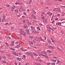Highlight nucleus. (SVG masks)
<instances>
[{"label": "nucleus", "instance_id": "nucleus-15", "mask_svg": "<svg viewBox=\"0 0 65 65\" xmlns=\"http://www.w3.org/2000/svg\"><path fill=\"white\" fill-rule=\"evenodd\" d=\"M33 54H34L35 56H38V54L35 53L33 52Z\"/></svg>", "mask_w": 65, "mask_h": 65}, {"label": "nucleus", "instance_id": "nucleus-26", "mask_svg": "<svg viewBox=\"0 0 65 65\" xmlns=\"http://www.w3.org/2000/svg\"><path fill=\"white\" fill-rule=\"evenodd\" d=\"M3 58V59H6V56H2Z\"/></svg>", "mask_w": 65, "mask_h": 65}, {"label": "nucleus", "instance_id": "nucleus-17", "mask_svg": "<svg viewBox=\"0 0 65 65\" xmlns=\"http://www.w3.org/2000/svg\"><path fill=\"white\" fill-rule=\"evenodd\" d=\"M31 30H35V27H33V26H31Z\"/></svg>", "mask_w": 65, "mask_h": 65}, {"label": "nucleus", "instance_id": "nucleus-13", "mask_svg": "<svg viewBox=\"0 0 65 65\" xmlns=\"http://www.w3.org/2000/svg\"><path fill=\"white\" fill-rule=\"evenodd\" d=\"M14 11L16 13H18L19 12V11L18 9L15 10Z\"/></svg>", "mask_w": 65, "mask_h": 65}, {"label": "nucleus", "instance_id": "nucleus-1", "mask_svg": "<svg viewBox=\"0 0 65 65\" xmlns=\"http://www.w3.org/2000/svg\"><path fill=\"white\" fill-rule=\"evenodd\" d=\"M20 35H24V36H26V33L24 32V31H23V29H20Z\"/></svg>", "mask_w": 65, "mask_h": 65}, {"label": "nucleus", "instance_id": "nucleus-31", "mask_svg": "<svg viewBox=\"0 0 65 65\" xmlns=\"http://www.w3.org/2000/svg\"><path fill=\"white\" fill-rule=\"evenodd\" d=\"M48 40V43H49L50 44H51V43H52V42H51V41L50 40Z\"/></svg>", "mask_w": 65, "mask_h": 65}, {"label": "nucleus", "instance_id": "nucleus-33", "mask_svg": "<svg viewBox=\"0 0 65 65\" xmlns=\"http://www.w3.org/2000/svg\"><path fill=\"white\" fill-rule=\"evenodd\" d=\"M19 42L17 41V42H16L15 43V44H19Z\"/></svg>", "mask_w": 65, "mask_h": 65}, {"label": "nucleus", "instance_id": "nucleus-27", "mask_svg": "<svg viewBox=\"0 0 65 65\" xmlns=\"http://www.w3.org/2000/svg\"><path fill=\"white\" fill-rule=\"evenodd\" d=\"M29 56H31V57H33V54L31 53H30Z\"/></svg>", "mask_w": 65, "mask_h": 65}, {"label": "nucleus", "instance_id": "nucleus-64", "mask_svg": "<svg viewBox=\"0 0 65 65\" xmlns=\"http://www.w3.org/2000/svg\"><path fill=\"white\" fill-rule=\"evenodd\" d=\"M21 63H19V65H21Z\"/></svg>", "mask_w": 65, "mask_h": 65}, {"label": "nucleus", "instance_id": "nucleus-35", "mask_svg": "<svg viewBox=\"0 0 65 65\" xmlns=\"http://www.w3.org/2000/svg\"><path fill=\"white\" fill-rule=\"evenodd\" d=\"M61 32L62 34H64V31H61Z\"/></svg>", "mask_w": 65, "mask_h": 65}, {"label": "nucleus", "instance_id": "nucleus-56", "mask_svg": "<svg viewBox=\"0 0 65 65\" xmlns=\"http://www.w3.org/2000/svg\"><path fill=\"white\" fill-rule=\"evenodd\" d=\"M40 55H41V56H44V55H43L42 54H40Z\"/></svg>", "mask_w": 65, "mask_h": 65}, {"label": "nucleus", "instance_id": "nucleus-28", "mask_svg": "<svg viewBox=\"0 0 65 65\" xmlns=\"http://www.w3.org/2000/svg\"><path fill=\"white\" fill-rule=\"evenodd\" d=\"M6 6L7 7H10V5L9 4H7L6 5Z\"/></svg>", "mask_w": 65, "mask_h": 65}, {"label": "nucleus", "instance_id": "nucleus-8", "mask_svg": "<svg viewBox=\"0 0 65 65\" xmlns=\"http://www.w3.org/2000/svg\"><path fill=\"white\" fill-rule=\"evenodd\" d=\"M15 6H14L13 7H12L11 8V11H13V10H14V8H15Z\"/></svg>", "mask_w": 65, "mask_h": 65}, {"label": "nucleus", "instance_id": "nucleus-43", "mask_svg": "<svg viewBox=\"0 0 65 65\" xmlns=\"http://www.w3.org/2000/svg\"><path fill=\"white\" fill-rule=\"evenodd\" d=\"M3 62L4 63H6V62L5 61H3Z\"/></svg>", "mask_w": 65, "mask_h": 65}, {"label": "nucleus", "instance_id": "nucleus-42", "mask_svg": "<svg viewBox=\"0 0 65 65\" xmlns=\"http://www.w3.org/2000/svg\"><path fill=\"white\" fill-rule=\"evenodd\" d=\"M64 14L63 13V14H61V17H63V16H64Z\"/></svg>", "mask_w": 65, "mask_h": 65}, {"label": "nucleus", "instance_id": "nucleus-10", "mask_svg": "<svg viewBox=\"0 0 65 65\" xmlns=\"http://www.w3.org/2000/svg\"><path fill=\"white\" fill-rule=\"evenodd\" d=\"M13 54L14 55H15V56H18V54L17 53H15V52H13Z\"/></svg>", "mask_w": 65, "mask_h": 65}, {"label": "nucleus", "instance_id": "nucleus-32", "mask_svg": "<svg viewBox=\"0 0 65 65\" xmlns=\"http://www.w3.org/2000/svg\"><path fill=\"white\" fill-rule=\"evenodd\" d=\"M34 37L32 36H30L29 37V38H31V39H32V38H33Z\"/></svg>", "mask_w": 65, "mask_h": 65}, {"label": "nucleus", "instance_id": "nucleus-63", "mask_svg": "<svg viewBox=\"0 0 65 65\" xmlns=\"http://www.w3.org/2000/svg\"><path fill=\"white\" fill-rule=\"evenodd\" d=\"M29 11H30V10H29V9H28L27 10V11L29 12Z\"/></svg>", "mask_w": 65, "mask_h": 65}, {"label": "nucleus", "instance_id": "nucleus-51", "mask_svg": "<svg viewBox=\"0 0 65 65\" xmlns=\"http://www.w3.org/2000/svg\"><path fill=\"white\" fill-rule=\"evenodd\" d=\"M8 24V22H7L6 23H5V25H7V24Z\"/></svg>", "mask_w": 65, "mask_h": 65}, {"label": "nucleus", "instance_id": "nucleus-55", "mask_svg": "<svg viewBox=\"0 0 65 65\" xmlns=\"http://www.w3.org/2000/svg\"><path fill=\"white\" fill-rule=\"evenodd\" d=\"M39 38L41 39V40H42V39L41 37H40Z\"/></svg>", "mask_w": 65, "mask_h": 65}, {"label": "nucleus", "instance_id": "nucleus-34", "mask_svg": "<svg viewBox=\"0 0 65 65\" xmlns=\"http://www.w3.org/2000/svg\"><path fill=\"white\" fill-rule=\"evenodd\" d=\"M1 60H2V56L0 55V61H1Z\"/></svg>", "mask_w": 65, "mask_h": 65}, {"label": "nucleus", "instance_id": "nucleus-20", "mask_svg": "<svg viewBox=\"0 0 65 65\" xmlns=\"http://www.w3.org/2000/svg\"><path fill=\"white\" fill-rule=\"evenodd\" d=\"M48 47L49 48H52V49H54V47H52V46H49Z\"/></svg>", "mask_w": 65, "mask_h": 65}, {"label": "nucleus", "instance_id": "nucleus-47", "mask_svg": "<svg viewBox=\"0 0 65 65\" xmlns=\"http://www.w3.org/2000/svg\"><path fill=\"white\" fill-rule=\"evenodd\" d=\"M15 65H18V63H17V62H15Z\"/></svg>", "mask_w": 65, "mask_h": 65}, {"label": "nucleus", "instance_id": "nucleus-3", "mask_svg": "<svg viewBox=\"0 0 65 65\" xmlns=\"http://www.w3.org/2000/svg\"><path fill=\"white\" fill-rule=\"evenodd\" d=\"M25 31L27 34H29L30 33V31H29V29L28 28H26L25 30Z\"/></svg>", "mask_w": 65, "mask_h": 65}, {"label": "nucleus", "instance_id": "nucleus-14", "mask_svg": "<svg viewBox=\"0 0 65 65\" xmlns=\"http://www.w3.org/2000/svg\"><path fill=\"white\" fill-rule=\"evenodd\" d=\"M47 14L48 15H52V13L51 12H48L47 13Z\"/></svg>", "mask_w": 65, "mask_h": 65}, {"label": "nucleus", "instance_id": "nucleus-54", "mask_svg": "<svg viewBox=\"0 0 65 65\" xmlns=\"http://www.w3.org/2000/svg\"><path fill=\"white\" fill-rule=\"evenodd\" d=\"M23 57H24V58H26V55H24L23 56Z\"/></svg>", "mask_w": 65, "mask_h": 65}, {"label": "nucleus", "instance_id": "nucleus-39", "mask_svg": "<svg viewBox=\"0 0 65 65\" xmlns=\"http://www.w3.org/2000/svg\"><path fill=\"white\" fill-rule=\"evenodd\" d=\"M5 43L6 45H7V46H8V44L6 43V42H5Z\"/></svg>", "mask_w": 65, "mask_h": 65}, {"label": "nucleus", "instance_id": "nucleus-5", "mask_svg": "<svg viewBox=\"0 0 65 65\" xmlns=\"http://www.w3.org/2000/svg\"><path fill=\"white\" fill-rule=\"evenodd\" d=\"M3 20H4V21H6V17L5 15V14H4L3 17Z\"/></svg>", "mask_w": 65, "mask_h": 65}, {"label": "nucleus", "instance_id": "nucleus-52", "mask_svg": "<svg viewBox=\"0 0 65 65\" xmlns=\"http://www.w3.org/2000/svg\"><path fill=\"white\" fill-rule=\"evenodd\" d=\"M19 54L20 55H22V53H19Z\"/></svg>", "mask_w": 65, "mask_h": 65}, {"label": "nucleus", "instance_id": "nucleus-6", "mask_svg": "<svg viewBox=\"0 0 65 65\" xmlns=\"http://www.w3.org/2000/svg\"><path fill=\"white\" fill-rule=\"evenodd\" d=\"M32 32H34L35 34H36L37 33V34H39V32H38L36 30H33L32 31Z\"/></svg>", "mask_w": 65, "mask_h": 65}, {"label": "nucleus", "instance_id": "nucleus-61", "mask_svg": "<svg viewBox=\"0 0 65 65\" xmlns=\"http://www.w3.org/2000/svg\"><path fill=\"white\" fill-rule=\"evenodd\" d=\"M24 14H25V15H26V13L25 12H24V13H23Z\"/></svg>", "mask_w": 65, "mask_h": 65}, {"label": "nucleus", "instance_id": "nucleus-59", "mask_svg": "<svg viewBox=\"0 0 65 65\" xmlns=\"http://www.w3.org/2000/svg\"><path fill=\"white\" fill-rule=\"evenodd\" d=\"M50 63H47V65H50Z\"/></svg>", "mask_w": 65, "mask_h": 65}, {"label": "nucleus", "instance_id": "nucleus-44", "mask_svg": "<svg viewBox=\"0 0 65 65\" xmlns=\"http://www.w3.org/2000/svg\"><path fill=\"white\" fill-rule=\"evenodd\" d=\"M36 64V65H41L39 63H37Z\"/></svg>", "mask_w": 65, "mask_h": 65}, {"label": "nucleus", "instance_id": "nucleus-38", "mask_svg": "<svg viewBox=\"0 0 65 65\" xmlns=\"http://www.w3.org/2000/svg\"><path fill=\"white\" fill-rule=\"evenodd\" d=\"M4 31L5 32H7V30L4 29Z\"/></svg>", "mask_w": 65, "mask_h": 65}, {"label": "nucleus", "instance_id": "nucleus-29", "mask_svg": "<svg viewBox=\"0 0 65 65\" xmlns=\"http://www.w3.org/2000/svg\"><path fill=\"white\" fill-rule=\"evenodd\" d=\"M57 63H59V64H60V63H61V61L57 60Z\"/></svg>", "mask_w": 65, "mask_h": 65}, {"label": "nucleus", "instance_id": "nucleus-21", "mask_svg": "<svg viewBox=\"0 0 65 65\" xmlns=\"http://www.w3.org/2000/svg\"><path fill=\"white\" fill-rule=\"evenodd\" d=\"M32 10L33 13L34 14H35V13H36V12H35V11H34V10H33V9H32Z\"/></svg>", "mask_w": 65, "mask_h": 65}, {"label": "nucleus", "instance_id": "nucleus-16", "mask_svg": "<svg viewBox=\"0 0 65 65\" xmlns=\"http://www.w3.org/2000/svg\"><path fill=\"white\" fill-rule=\"evenodd\" d=\"M30 53H31L30 52H27L26 53V55H28V56H29Z\"/></svg>", "mask_w": 65, "mask_h": 65}, {"label": "nucleus", "instance_id": "nucleus-41", "mask_svg": "<svg viewBox=\"0 0 65 65\" xmlns=\"http://www.w3.org/2000/svg\"><path fill=\"white\" fill-rule=\"evenodd\" d=\"M53 58H54L56 59H57V57H56L55 56L53 57Z\"/></svg>", "mask_w": 65, "mask_h": 65}, {"label": "nucleus", "instance_id": "nucleus-24", "mask_svg": "<svg viewBox=\"0 0 65 65\" xmlns=\"http://www.w3.org/2000/svg\"><path fill=\"white\" fill-rule=\"evenodd\" d=\"M52 61L53 62H56V61H57V60L56 59H52Z\"/></svg>", "mask_w": 65, "mask_h": 65}, {"label": "nucleus", "instance_id": "nucleus-37", "mask_svg": "<svg viewBox=\"0 0 65 65\" xmlns=\"http://www.w3.org/2000/svg\"><path fill=\"white\" fill-rule=\"evenodd\" d=\"M44 56H45V57H46V58L47 59V58H48V56H47V55H44Z\"/></svg>", "mask_w": 65, "mask_h": 65}, {"label": "nucleus", "instance_id": "nucleus-53", "mask_svg": "<svg viewBox=\"0 0 65 65\" xmlns=\"http://www.w3.org/2000/svg\"><path fill=\"white\" fill-rule=\"evenodd\" d=\"M23 23H26V22H25V20H23Z\"/></svg>", "mask_w": 65, "mask_h": 65}, {"label": "nucleus", "instance_id": "nucleus-46", "mask_svg": "<svg viewBox=\"0 0 65 65\" xmlns=\"http://www.w3.org/2000/svg\"><path fill=\"white\" fill-rule=\"evenodd\" d=\"M52 65H55V63L53 62L52 63Z\"/></svg>", "mask_w": 65, "mask_h": 65}, {"label": "nucleus", "instance_id": "nucleus-12", "mask_svg": "<svg viewBox=\"0 0 65 65\" xmlns=\"http://www.w3.org/2000/svg\"><path fill=\"white\" fill-rule=\"evenodd\" d=\"M27 22L28 23V24L29 25H31L32 24V23H31V22H29V21L28 20L27 21Z\"/></svg>", "mask_w": 65, "mask_h": 65}, {"label": "nucleus", "instance_id": "nucleus-7", "mask_svg": "<svg viewBox=\"0 0 65 65\" xmlns=\"http://www.w3.org/2000/svg\"><path fill=\"white\" fill-rule=\"evenodd\" d=\"M31 17H32V18L34 19H36V17L34 16V15L33 14H32V15H31Z\"/></svg>", "mask_w": 65, "mask_h": 65}, {"label": "nucleus", "instance_id": "nucleus-18", "mask_svg": "<svg viewBox=\"0 0 65 65\" xmlns=\"http://www.w3.org/2000/svg\"><path fill=\"white\" fill-rule=\"evenodd\" d=\"M17 60H19V61H20L21 60H22V59L20 58H17Z\"/></svg>", "mask_w": 65, "mask_h": 65}, {"label": "nucleus", "instance_id": "nucleus-30", "mask_svg": "<svg viewBox=\"0 0 65 65\" xmlns=\"http://www.w3.org/2000/svg\"><path fill=\"white\" fill-rule=\"evenodd\" d=\"M52 28L49 27L48 28V29H49V30H52V31H53V30H52Z\"/></svg>", "mask_w": 65, "mask_h": 65}, {"label": "nucleus", "instance_id": "nucleus-11", "mask_svg": "<svg viewBox=\"0 0 65 65\" xmlns=\"http://www.w3.org/2000/svg\"><path fill=\"white\" fill-rule=\"evenodd\" d=\"M20 44H19V45H16L15 46V48H18L19 47H20Z\"/></svg>", "mask_w": 65, "mask_h": 65}, {"label": "nucleus", "instance_id": "nucleus-45", "mask_svg": "<svg viewBox=\"0 0 65 65\" xmlns=\"http://www.w3.org/2000/svg\"><path fill=\"white\" fill-rule=\"evenodd\" d=\"M13 28H14V27H11V31H12V30Z\"/></svg>", "mask_w": 65, "mask_h": 65}, {"label": "nucleus", "instance_id": "nucleus-50", "mask_svg": "<svg viewBox=\"0 0 65 65\" xmlns=\"http://www.w3.org/2000/svg\"><path fill=\"white\" fill-rule=\"evenodd\" d=\"M58 23V24L59 25V26H60V25H61V23Z\"/></svg>", "mask_w": 65, "mask_h": 65}, {"label": "nucleus", "instance_id": "nucleus-58", "mask_svg": "<svg viewBox=\"0 0 65 65\" xmlns=\"http://www.w3.org/2000/svg\"><path fill=\"white\" fill-rule=\"evenodd\" d=\"M46 1H47V2H49L50 1L49 0H46Z\"/></svg>", "mask_w": 65, "mask_h": 65}, {"label": "nucleus", "instance_id": "nucleus-4", "mask_svg": "<svg viewBox=\"0 0 65 65\" xmlns=\"http://www.w3.org/2000/svg\"><path fill=\"white\" fill-rule=\"evenodd\" d=\"M41 53L42 54H43V55H45L44 56H45V55H47V53L44 51H42Z\"/></svg>", "mask_w": 65, "mask_h": 65}, {"label": "nucleus", "instance_id": "nucleus-2", "mask_svg": "<svg viewBox=\"0 0 65 65\" xmlns=\"http://www.w3.org/2000/svg\"><path fill=\"white\" fill-rule=\"evenodd\" d=\"M44 15H45V14L44 13H42V14L41 15L42 19L43 21L44 22H45V18H44Z\"/></svg>", "mask_w": 65, "mask_h": 65}, {"label": "nucleus", "instance_id": "nucleus-49", "mask_svg": "<svg viewBox=\"0 0 65 65\" xmlns=\"http://www.w3.org/2000/svg\"><path fill=\"white\" fill-rule=\"evenodd\" d=\"M44 38L45 39V40H46V37L45 36H44Z\"/></svg>", "mask_w": 65, "mask_h": 65}, {"label": "nucleus", "instance_id": "nucleus-48", "mask_svg": "<svg viewBox=\"0 0 65 65\" xmlns=\"http://www.w3.org/2000/svg\"><path fill=\"white\" fill-rule=\"evenodd\" d=\"M5 51H2V53H5Z\"/></svg>", "mask_w": 65, "mask_h": 65}, {"label": "nucleus", "instance_id": "nucleus-60", "mask_svg": "<svg viewBox=\"0 0 65 65\" xmlns=\"http://www.w3.org/2000/svg\"><path fill=\"white\" fill-rule=\"evenodd\" d=\"M11 37H12V38H13V36L12 35L11 36Z\"/></svg>", "mask_w": 65, "mask_h": 65}, {"label": "nucleus", "instance_id": "nucleus-57", "mask_svg": "<svg viewBox=\"0 0 65 65\" xmlns=\"http://www.w3.org/2000/svg\"><path fill=\"white\" fill-rule=\"evenodd\" d=\"M52 24H54V21H53L52 22Z\"/></svg>", "mask_w": 65, "mask_h": 65}, {"label": "nucleus", "instance_id": "nucleus-23", "mask_svg": "<svg viewBox=\"0 0 65 65\" xmlns=\"http://www.w3.org/2000/svg\"><path fill=\"white\" fill-rule=\"evenodd\" d=\"M47 53H52V52H51V51L50 50H48L47 51Z\"/></svg>", "mask_w": 65, "mask_h": 65}, {"label": "nucleus", "instance_id": "nucleus-22", "mask_svg": "<svg viewBox=\"0 0 65 65\" xmlns=\"http://www.w3.org/2000/svg\"><path fill=\"white\" fill-rule=\"evenodd\" d=\"M10 50H12V51H14L15 50V49L14 48H13L12 47H11L10 48Z\"/></svg>", "mask_w": 65, "mask_h": 65}, {"label": "nucleus", "instance_id": "nucleus-25", "mask_svg": "<svg viewBox=\"0 0 65 65\" xmlns=\"http://www.w3.org/2000/svg\"><path fill=\"white\" fill-rule=\"evenodd\" d=\"M15 4H19V5L20 4H21V3H20L19 2H16L15 3Z\"/></svg>", "mask_w": 65, "mask_h": 65}, {"label": "nucleus", "instance_id": "nucleus-9", "mask_svg": "<svg viewBox=\"0 0 65 65\" xmlns=\"http://www.w3.org/2000/svg\"><path fill=\"white\" fill-rule=\"evenodd\" d=\"M55 9L57 10L59 12H60L61 11V10H60V9L59 8H55Z\"/></svg>", "mask_w": 65, "mask_h": 65}, {"label": "nucleus", "instance_id": "nucleus-62", "mask_svg": "<svg viewBox=\"0 0 65 65\" xmlns=\"http://www.w3.org/2000/svg\"><path fill=\"white\" fill-rule=\"evenodd\" d=\"M4 19H3L2 20V22H4Z\"/></svg>", "mask_w": 65, "mask_h": 65}, {"label": "nucleus", "instance_id": "nucleus-36", "mask_svg": "<svg viewBox=\"0 0 65 65\" xmlns=\"http://www.w3.org/2000/svg\"><path fill=\"white\" fill-rule=\"evenodd\" d=\"M14 45V44L13 43H12L11 44V46H13Z\"/></svg>", "mask_w": 65, "mask_h": 65}, {"label": "nucleus", "instance_id": "nucleus-19", "mask_svg": "<svg viewBox=\"0 0 65 65\" xmlns=\"http://www.w3.org/2000/svg\"><path fill=\"white\" fill-rule=\"evenodd\" d=\"M57 50H58V51H60V52H62V50L61 49H60V48L59 47H57Z\"/></svg>", "mask_w": 65, "mask_h": 65}, {"label": "nucleus", "instance_id": "nucleus-40", "mask_svg": "<svg viewBox=\"0 0 65 65\" xmlns=\"http://www.w3.org/2000/svg\"><path fill=\"white\" fill-rule=\"evenodd\" d=\"M45 22H46V23L47 22V19H46L45 20Z\"/></svg>", "mask_w": 65, "mask_h": 65}]
</instances>
